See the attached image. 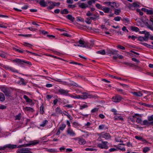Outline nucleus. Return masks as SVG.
<instances>
[{
  "instance_id": "nucleus-8",
  "label": "nucleus",
  "mask_w": 153,
  "mask_h": 153,
  "mask_svg": "<svg viewBox=\"0 0 153 153\" xmlns=\"http://www.w3.org/2000/svg\"><path fill=\"white\" fill-rule=\"evenodd\" d=\"M5 149L7 148L10 149H13L16 148L17 146L16 145L11 144H7L5 145Z\"/></svg>"
},
{
  "instance_id": "nucleus-19",
  "label": "nucleus",
  "mask_w": 153,
  "mask_h": 153,
  "mask_svg": "<svg viewBox=\"0 0 153 153\" xmlns=\"http://www.w3.org/2000/svg\"><path fill=\"white\" fill-rule=\"evenodd\" d=\"M137 4L136 2H134L132 4H129V7L130 9L132 7H137Z\"/></svg>"
},
{
  "instance_id": "nucleus-35",
  "label": "nucleus",
  "mask_w": 153,
  "mask_h": 153,
  "mask_svg": "<svg viewBox=\"0 0 153 153\" xmlns=\"http://www.w3.org/2000/svg\"><path fill=\"white\" fill-rule=\"evenodd\" d=\"M97 53H100L102 55H105V50H102L99 51L97 52Z\"/></svg>"
},
{
  "instance_id": "nucleus-43",
  "label": "nucleus",
  "mask_w": 153,
  "mask_h": 153,
  "mask_svg": "<svg viewBox=\"0 0 153 153\" xmlns=\"http://www.w3.org/2000/svg\"><path fill=\"white\" fill-rule=\"evenodd\" d=\"M146 13L147 14L152 15L153 14V10H149L148 9Z\"/></svg>"
},
{
  "instance_id": "nucleus-32",
  "label": "nucleus",
  "mask_w": 153,
  "mask_h": 153,
  "mask_svg": "<svg viewBox=\"0 0 153 153\" xmlns=\"http://www.w3.org/2000/svg\"><path fill=\"white\" fill-rule=\"evenodd\" d=\"M77 22H84V19L81 17H77L76 18Z\"/></svg>"
},
{
  "instance_id": "nucleus-51",
  "label": "nucleus",
  "mask_w": 153,
  "mask_h": 153,
  "mask_svg": "<svg viewBox=\"0 0 153 153\" xmlns=\"http://www.w3.org/2000/svg\"><path fill=\"white\" fill-rule=\"evenodd\" d=\"M120 85L122 86L123 87L125 88H129V86L128 85H127L126 84H122V83H120Z\"/></svg>"
},
{
  "instance_id": "nucleus-30",
  "label": "nucleus",
  "mask_w": 153,
  "mask_h": 153,
  "mask_svg": "<svg viewBox=\"0 0 153 153\" xmlns=\"http://www.w3.org/2000/svg\"><path fill=\"white\" fill-rule=\"evenodd\" d=\"M25 110L26 111L30 112H33L34 111L33 109L31 108L26 107L25 108Z\"/></svg>"
},
{
  "instance_id": "nucleus-22",
  "label": "nucleus",
  "mask_w": 153,
  "mask_h": 153,
  "mask_svg": "<svg viewBox=\"0 0 153 153\" xmlns=\"http://www.w3.org/2000/svg\"><path fill=\"white\" fill-rule=\"evenodd\" d=\"M5 100V97L4 94L1 92H0V101L3 102Z\"/></svg>"
},
{
  "instance_id": "nucleus-4",
  "label": "nucleus",
  "mask_w": 153,
  "mask_h": 153,
  "mask_svg": "<svg viewBox=\"0 0 153 153\" xmlns=\"http://www.w3.org/2000/svg\"><path fill=\"white\" fill-rule=\"evenodd\" d=\"M100 137L101 138H105L106 140L110 139L111 137V136L109 133L103 134V133H102L100 134Z\"/></svg>"
},
{
  "instance_id": "nucleus-52",
  "label": "nucleus",
  "mask_w": 153,
  "mask_h": 153,
  "mask_svg": "<svg viewBox=\"0 0 153 153\" xmlns=\"http://www.w3.org/2000/svg\"><path fill=\"white\" fill-rule=\"evenodd\" d=\"M88 107V106L87 105L84 104L80 106V109L82 110L83 108H87Z\"/></svg>"
},
{
  "instance_id": "nucleus-6",
  "label": "nucleus",
  "mask_w": 153,
  "mask_h": 153,
  "mask_svg": "<svg viewBox=\"0 0 153 153\" xmlns=\"http://www.w3.org/2000/svg\"><path fill=\"white\" fill-rule=\"evenodd\" d=\"M58 92L61 95H68V91L67 90H65L62 89H60L58 90Z\"/></svg>"
},
{
  "instance_id": "nucleus-27",
  "label": "nucleus",
  "mask_w": 153,
  "mask_h": 153,
  "mask_svg": "<svg viewBox=\"0 0 153 153\" xmlns=\"http://www.w3.org/2000/svg\"><path fill=\"white\" fill-rule=\"evenodd\" d=\"M55 110L56 112L57 113V114H62V111L61 110V109L59 107H57L56 108Z\"/></svg>"
},
{
  "instance_id": "nucleus-10",
  "label": "nucleus",
  "mask_w": 153,
  "mask_h": 153,
  "mask_svg": "<svg viewBox=\"0 0 153 153\" xmlns=\"http://www.w3.org/2000/svg\"><path fill=\"white\" fill-rule=\"evenodd\" d=\"M97 147L101 149H108V146L106 144L103 143H99L97 145Z\"/></svg>"
},
{
  "instance_id": "nucleus-58",
  "label": "nucleus",
  "mask_w": 153,
  "mask_h": 153,
  "mask_svg": "<svg viewBox=\"0 0 153 153\" xmlns=\"http://www.w3.org/2000/svg\"><path fill=\"white\" fill-rule=\"evenodd\" d=\"M9 69L10 70L13 72L18 73V71L17 70H15L13 68L10 67L9 68Z\"/></svg>"
},
{
  "instance_id": "nucleus-64",
  "label": "nucleus",
  "mask_w": 153,
  "mask_h": 153,
  "mask_svg": "<svg viewBox=\"0 0 153 153\" xmlns=\"http://www.w3.org/2000/svg\"><path fill=\"white\" fill-rule=\"evenodd\" d=\"M117 47L119 48L120 49H121L122 50H124L125 49V48L123 46L121 45H118L117 46Z\"/></svg>"
},
{
  "instance_id": "nucleus-33",
  "label": "nucleus",
  "mask_w": 153,
  "mask_h": 153,
  "mask_svg": "<svg viewBox=\"0 0 153 153\" xmlns=\"http://www.w3.org/2000/svg\"><path fill=\"white\" fill-rule=\"evenodd\" d=\"M85 22L86 23L88 24H91V19L90 17L86 18V20Z\"/></svg>"
},
{
  "instance_id": "nucleus-3",
  "label": "nucleus",
  "mask_w": 153,
  "mask_h": 153,
  "mask_svg": "<svg viewBox=\"0 0 153 153\" xmlns=\"http://www.w3.org/2000/svg\"><path fill=\"white\" fill-rule=\"evenodd\" d=\"M1 91L3 92L6 96L7 97H10L11 96V93L9 89L3 87L1 89Z\"/></svg>"
},
{
  "instance_id": "nucleus-14",
  "label": "nucleus",
  "mask_w": 153,
  "mask_h": 153,
  "mask_svg": "<svg viewBox=\"0 0 153 153\" xmlns=\"http://www.w3.org/2000/svg\"><path fill=\"white\" fill-rule=\"evenodd\" d=\"M79 7L83 9H85L88 7H89L87 4L84 3H81L80 4H79Z\"/></svg>"
},
{
  "instance_id": "nucleus-5",
  "label": "nucleus",
  "mask_w": 153,
  "mask_h": 153,
  "mask_svg": "<svg viewBox=\"0 0 153 153\" xmlns=\"http://www.w3.org/2000/svg\"><path fill=\"white\" fill-rule=\"evenodd\" d=\"M53 2L50 0L48 1V6L47 9L48 10H51L54 8L53 5Z\"/></svg>"
},
{
  "instance_id": "nucleus-34",
  "label": "nucleus",
  "mask_w": 153,
  "mask_h": 153,
  "mask_svg": "<svg viewBox=\"0 0 153 153\" xmlns=\"http://www.w3.org/2000/svg\"><path fill=\"white\" fill-rule=\"evenodd\" d=\"M48 123V121L47 120H44L43 121L42 123L41 124L40 126L41 127H44Z\"/></svg>"
},
{
  "instance_id": "nucleus-1",
  "label": "nucleus",
  "mask_w": 153,
  "mask_h": 153,
  "mask_svg": "<svg viewBox=\"0 0 153 153\" xmlns=\"http://www.w3.org/2000/svg\"><path fill=\"white\" fill-rule=\"evenodd\" d=\"M76 43H79L80 44L82 45H78L77 46L83 48H91V46H93V44H90L89 43L86 42L85 41L82 40L81 39L79 40L78 42H77Z\"/></svg>"
},
{
  "instance_id": "nucleus-50",
  "label": "nucleus",
  "mask_w": 153,
  "mask_h": 153,
  "mask_svg": "<svg viewBox=\"0 0 153 153\" xmlns=\"http://www.w3.org/2000/svg\"><path fill=\"white\" fill-rule=\"evenodd\" d=\"M148 120L149 121H152L153 120V115L150 116H149L148 117Z\"/></svg>"
},
{
  "instance_id": "nucleus-28",
  "label": "nucleus",
  "mask_w": 153,
  "mask_h": 153,
  "mask_svg": "<svg viewBox=\"0 0 153 153\" xmlns=\"http://www.w3.org/2000/svg\"><path fill=\"white\" fill-rule=\"evenodd\" d=\"M123 64L127 65L128 66H129L130 67H132L133 66H134V65L133 64L131 63L127 62H123Z\"/></svg>"
},
{
  "instance_id": "nucleus-39",
  "label": "nucleus",
  "mask_w": 153,
  "mask_h": 153,
  "mask_svg": "<svg viewBox=\"0 0 153 153\" xmlns=\"http://www.w3.org/2000/svg\"><path fill=\"white\" fill-rule=\"evenodd\" d=\"M96 7L99 9H101L102 10L103 7H102L100 4H97L95 5Z\"/></svg>"
},
{
  "instance_id": "nucleus-63",
  "label": "nucleus",
  "mask_w": 153,
  "mask_h": 153,
  "mask_svg": "<svg viewBox=\"0 0 153 153\" xmlns=\"http://www.w3.org/2000/svg\"><path fill=\"white\" fill-rule=\"evenodd\" d=\"M105 127V126L104 125H101L99 126V129L100 130L103 129Z\"/></svg>"
},
{
  "instance_id": "nucleus-18",
  "label": "nucleus",
  "mask_w": 153,
  "mask_h": 153,
  "mask_svg": "<svg viewBox=\"0 0 153 153\" xmlns=\"http://www.w3.org/2000/svg\"><path fill=\"white\" fill-rule=\"evenodd\" d=\"M102 10H103L104 12L105 13H109L110 9L108 7H103L102 9Z\"/></svg>"
},
{
  "instance_id": "nucleus-48",
  "label": "nucleus",
  "mask_w": 153,
  "mask_h": 153,
  "mask_svg": "<svg viewBox=\"0 0 153 153\" xmlns=\"http://www.w3.org/2000/svg\"><path fill=\"white\" fill-rule=\"evenodd\" d=\"M136 122L138 123L141 124L142 122V120L141 118H137Z\"/></svg>"
},
{
  "instance_id": "nucleus-59",
  "label": "nucleus",
  "mask_w": 153,
  "mask_h": 153,
  "mask_svg": "<svg viewBox=\"0 0 153 153\" xmlns=\"http://www.w3.org/2000/svg\"><path fill=\"white\" fill-rule=\"evenodd\" d=\"M53 5L54 7L56 6H59L60 5V2H53Z\"/></svg>"
},
{
  "instance_id": "nucleus-45",
  "label": "nucleus",
  "mask_w": 153,
  "mask_h": 153,
  "mask_svg": "<svg viewBox=\"0 0 153 153\" xmlns=\"http://www.w3.org/2000/svg\"><path fill=\"white\" fill-rule=\"evenodd\" d=\"M121 20L123 22H124V21H126L128 23H129L130 21L128 18H124L123 19H121Z\"/></svg>"
},
{
  "instance_id": "nucleus-13",
  "label": "nucleus",
  "mask_w": 153,
  "mask_h": 153,
  "mask_svg": "<svg viewBox=\"0 0 153 153\" xmlns=\"http://www.w3.org/2000/svg\"><path fill=\"white\" fill-rule=\"evenodd\" d=\"M112 100L113 102H119L121 100L120 98L117 97H113L112 98Z\"/></svg>"
},
{
  "instance_id": "nucleus-57",
  "label": "nucleus",
  "mask_w": 153,
  "mask_h": 153,
  "mask_svg": "<svg viewBox=\"0 0 153 153\" xmlns=\"http://www.w3.org/2000/svg\"><path fill=\"white\" fill-rule=\"evenodd\" d=\"M0 56L3 58H5L6 57L4 53L2 52L1 53L0 52Z\"/></svg>"
},
{
  "instance_id": "nucleus-2",
  "label": "nucleus",
  "mask_w": 153,
  "mask_h": 153,
  "mask_svg": "<svg viewBox=\"0 0 153 153\" xmlns=\"http://www.w3.org/2000/svg\"><path fill=\"white\" fill-rule=\"evenodd\" d=\"M13 62H15L17 63V64H20L21 66H22L23 65V63H27L28 65H31V63L28 61H26L22 60L19 59H14L13 60Z\"/></svg>"
},
{
  "instance_id": "nucleus-20",
  "label": "nucleus",
  "mask_w": 153,
  "mask_h": 153,
  "mask_svg": "<svg viewBox=\"0 0 153 153\" xmlns=\"http://www.w3.org/2000/svg\"><path fill=\"white\" fill-rule=\"evenodd\" d=\"M132 93L134 95L137 97H140L143 96V94L140 92H134Z\"/></svg>"
},
{
  "instance_id": "nucleus-7",
  "label": "nucleus",
  "mask_w": 153,
  "mask_h": 153,
  "mask_svg": "<svg viewBox=\"0 0 153 153\" xmlns=\"http://www.w3.org/2000/svg\"><path fill=\"white\" fill-rule=\"evenodd\" d=\"M107 3H109V4L108 5V6H111V7H116V8L118 7L119 5H118V4H117L114 2H105V4H107Z\"/></svg>"
},
{
  "instance_id": "nucleus-26",
  "label": "nucleus",
  "mask_w": 153,
  "mask_h": 153,
  "mask_svg": "<svg viewBox=\"0 0 153 153\" xmlns=\"http://www.w3.org/2000/svg\"><path fill=\"white\" fill-rule=\"evenodd\" d=\"M19 78L20 79V81H19V82L21 83V84H22L23 85H25L27 84L26 82H24V79L23 78H22L19 77Z\"/></svg>"
},
{
  "instance_id": "nucleus-15",
  "label": "nucleus",
  "mask_w": 153,
  "mask_h": 153,
  "mask_svg": "<svg viewBox=\"0 0 153 153\" xmlns=\"http://www.w3.org/2000/svg\"><path fill=\"white\" fill-rule=\"evenodd\" d=\"M38 143V142H30V143L27 144H23L24 145L23 147H27L31 145L33 146Z\"/></svg>"
},
{
  "instance_id": "nucleus-53",
  "label": "nucleus",
  "mask_w": 153,
  "mask_h": 153,
  "mask_svg": "<svg viewBox=\"0 0 153 153\" xmlns=\"http://www.w3.org/2000/svg\"><path fill=\"white\" fill-rule=\"evenodd\" d=\"M48 32L45 31L44 30H42L40 31L41 34L45 35L48 34Z\"/></svg>"
},
{
  "instance_id": "nucleus-25",
  "label": "nucleus",
  "mask_w": 153,
  "mask_h": 153,
  "mask_svg": "<svg viewBox=\"0 0 153 153\" xmlns=\"http://www.w3.org/2000/svg\"><path fill=\"white\" fill-rule=\"evenodd\" d=\"M78 142L80 144L84 145L86 141L84 139L80 138Z\"/></svg>"
},
{
  "instance_id": "nucleus-62",
  "label": "nucleus",
  "mask_w": 153,
  "mask_h": 153,
  "mask_svg": "<svg viewBox=\"0 0 153 153\" xmlns=\"http://www.w3.org/2000/svg\"><path fill=\"white\" fill-rule=\"evenodd\" d=\"M98 108H95L92 109L91 110V112L92 113L95 112H97L98 111Z\"/></svg>"
},
{
  "instance_id": "nucleus-21",
  "label": "nucleus",
  "mask_w": 153,
  "mask_h": 153,
  "mask_svg": "<svg viewBox=\"0 0 153 153\" xmlns=\"http://www.w3.org/2000/svg\"><path fill=\"white\" fill-rule=\"evenodd\" d=\"M131 30L135 31L136 32H138L139 31V28L135 26H131Z\"/></svg>"
},
{
  "instance_id": "nucleus-11",
  "label": "nucleus",
  "mask_w": 153,
  "mask_h": 153,
  "mask_svg": "<svg viewBox=\"0 0 153 153\" xmlns=\"http://www.w3.org/2000/svg\"><path fill=\"white\" fill-rule=\"evenodd\" d=\"M82 94L83 99H85L87 98H91V97L92 95L89 94L87 93L84 92L82 93Z\"/></svg>"
},
{
  "instance_id": "nucleus-12",
  "label": "nucleus",
  "mask_w": 153,
  "mask_h": 153,
  "mask_svg": "<svg viewBox=\"0 0 153 153\" xmlns=\"http://www.w3.org/2000/svg\"><path fill=\"white\" fill-rule=\"evenodd\" d=\"M67 133L68 134L70 135L71 136H74L75 135V133L73 132L72 130H71L70 127H69L68 128L67 131Z\"/></svg>"
},
{
  "instance_id": "nucleus-16",
  "label": "nucleus",
  "mask_w": 153,
  "mask_h": 153,
  "mask_svg": "<svg viewBox=\"0 0 153 153\" xmlns=\"http://www.w3.org/2000/svg\"><path fill=\"white\" fill-rule=\"evenodd\" d=\"M66 17L72 22H74L75 19V18L73 17L72 15L71 14L68 15L66 16Z\"/></svg>"
},
{
  "instance_id": "nucleus-55",
  "label": "nucleus",
  "mask_w": 153,
  "mask_h": 153,
  "mask_svg": "<svg viewBox=\"0 0 153 153\" xmlns=\"http://www.w3.org/2000/svg\"><path fill=\"white\" fill-rule=\"evenodd\" d=\"M138 40L140 42H143L144 41V38L143 37L139 36L138 37Z\"/></svg>"
},
{
  "instance_id": "nucleus-61",
  "label": "nucleus",
  "mask_w": 153,
  "mask_h": 153,
  "mask_svg": "<svg viewBox=\"0 0 153 153\" xmlns=\"http://www.w3.org/2000/svg\"><path fill=\"white\" fill-rule=\"evenodd\" d=\"M26 28L31 31H34L36 30L35 28H33L32 27H27Z\"/></svg>"
},
{
  "instance_id": "nucleus-37",
  "label": "nucleus",
  "mask_w": 153,
  "mask_h": 153,
  "mask_svg": "<svg viewBox=\"0 0 153 153\" xmlns=\"http://www.w3.org/2000/svg\"><path fill=\"white\" fill-rule=\"evenodd\" d=\"M24 151H25V148L19 149L16 152L18 153H24Z\"/></svg>"
},
{
  "instance_id": "nucleus-41",
  "label": "nucleus",
  "mask_w": 153,
  "mask_h": 153,
  "mask_svg": "<svg viewBox=\"0 0 153 153\" xmlns=\"http://www.w3.org/2000/svg\"><path fill=\"white\" fill-rule=\"evenodd\" d=\"M116 90L118 92H121V93L123 94H124L125 92L123 91L121 89H119L118 88H116Z\"/></svg>"
},
{
  "instance_id": "nucleus-47",
  "label": "nucleus",
  "mask_w": 153,
  "mask_h": 153,
  "mask_svg": "<svg viewBox=\"0 0 153 153\" xmlns=\"http://www.w3.org/2000/svg\"><path fill=\"white\" fill-rule=\"evenodd\" d=\"M47 151L52 153H54L56 152L55 149H48L47 150Z\"/></svg>"
},
{
  "instance_id": "nucleus-60",
  "label": "nucleus",
  "mask_w": 153,
  "mask_h": 153,
  "mask_svg": "<svg viewBox=\"0 0 153 153\" xmlns=\"http://www.w3.org/2000/svg\"><path fill=\"white\" fill-rule=\"evenodd\" d=\"M131 60L135 62H136L137 63H139L140 62V61L138 60L137 59H136L135 58H132Z\"/></svg>"
},
{
  "instance_id": "nucleus-49",
  "label": "nucleus",
  "mask_w": 153,
  "mask_h": 153,
  "mask_svg": "<svg viewBox=\"0 0 153 153\" xmlns=\"http://www.w3.org/2000/svg\"><path fill=\"white\" fill-rule=\"evenodd\" d=\"M21 113H19L17 115H16L15 116L16 119L20 120L21 119Z\"/></svg>"
},
{
  "instance_id": "nucleus-31",
  "label": "nucleus",
  "mask_w": 153,
  "mask_h": 153,
  "mask_svg": "<svg viewBox=\"0 0 153 153\" xmlns=\"http://www.w3.org/2000/svg\"><path fill=\"white\" fill-rule=\"evenodd\" d=\"M139 104L140 105H144L146 106V107H149V108H151V107H152V106H153V105H149V104H145L144 103H141V102H140L139 103Z\"/></svg>"
},
{
  "instance_id": "nucleus-29",
  "label": "nucleus",
  "mask_w": 153,
  "mask_h": 153,
  "mask_svg": "<svg viewBox=\"0 0 153 153\" xmlns=\"http://www.w3.org/2000/svg\"><path fill=\"white\" fill-rule=\"evenodd\" d=\"M40 113L42 114H43L44 113V106L43 104H42V105L40 107Z\"/></svg>"
},
{
  "instance_id": "nucleus-44",
  "label": "nucleus",
  "mask_w": 153,
  "mask_h": 153,
  "mask_svg": "<svg viewBox=\"0 0 153 153\" xmlns=\"http://www.w3.org/2000/svg\"><path fill=\"white\" fill-rule=\"evenodd\" d=\"M121 19V17L120 16H117L116 17H115L114 18V20L117 21H119Z\"/></svg>"
},
{
  "instance_id": "nucleus-24",
  "label": "nucleus",
  "mask_w": 153,
  "mask_h": 153,
  "mask_svg": "<svg viewBox=\"0 0 153 153\" xmlns=\"http://www.w3.org/2000/svg\"><path fill=\"white\" fill-rule=\"evenodd\" d=\"M114 14H115L116 15H119L120 13L121 12L120 8L118 9H114Z\"/></svg>"
},
{
  "instance_id": "nucleus-38",
  "label": "nucleus",
  "mask_w": 153,
  "mask_h": 153,
  "mask_svg": "<svg viewBox=\"0 0 153 153\" xmlns=\"http://www.w3.org/2000/svg\"><path fill=\"white\" fill-rule=\"evenodd\" d=\"M97 0H90L88 1V4L89 5H91L92 3H94Z\"/></svg>"
},
{
  "instance_id": "nucleus-56",
  "label": "nucleus",
  "mask_w": 153,
  "mask_h": 153,
  "mask_svg": "<svg viewBox=\"0 0 153 153\" xmlns=\"http://www.w3.org/2000/svg\"><path fill=\"white\" fill-rule=\"evenodd\" d=\"M64 114L67 116L70 119L71 122H72V120L73 119L72 117L69 114L66 115L65 114Z\"/></svg>"
},
{
  "instance_id": "nucleus-42",
  "label": "nucleus",
  "mask_w": 153,
  "mask_h": 153,
  "mask_svg": "<svg viewBox=\"0 0 153 153\" xmlns=\"http://www.w3.org/2000/svg\"><path fill=\"white\" fill-rule=\"evenodd\" d=\"M86 151H97V149H93V148H87L85 149Z\"/></svg>"
},
{
  "instance_id": "nucleus-46",
  "label": "nucleus",
  "mask_w": 153,
  "mask_h": 153,
  "mask_svg": "<svg viewBox=\"0 0 153 153\" xmlns=\"http://www.w3.org/2000/svg\"><path fill=\"white\" fill-rule=\"evenodd\" d=\"M66 125L65 124H62V126L59 128V129L63 131L66 127Z\"/></svg>"
},
{
  "instance_id": "nucleus-9",
  "label": "nucleus",
  "mask_w": 153,
  "mask_h": 153,
  "mask_svg": "<svg viewBox=\"0 0 153 153\" xmlns=\"http://www.w3.org/2000/svg\"><path fill=\"white\" fill-rule=\"evenodd\" d=\"M40 6L42 7H46L48 6V1H45L44 0H41L39 2Z\"/></svg>"
},
{
  "instance_id": "nucleus-36",
  "label": "nucleus",
  "mask_w": 153,
  "mask_h": 153,
  "mask_svg": "<svg viewBox=\"0 0 153 153\" xmlns=\"http://www.w3.org/2000/svg\"><path fill=\"white\" fill-rule=\"evenodd\" d=\"M150 150V149L149 147H144L143 149V152L144 153H146L147 152L149 151Z\"/></svg>"
},
{
  "instance_id": "nucleus-54",
  "label": "nucleus",
  "mask_w": 153,
  "mask_h": 153,
  "mask_svg": "<svg viewBox=\"0 0 153 153\" xmlns=\"http://www.w3.org/2000/svg\"><path fill=\"white\" fill-rule=\"evenodd\" d=\"M76 7L75 4H73V5H69L68 6V8H75Z\"/></svg>"
},
{
  "instance_id": "nucleus-23",
  "label": "nucleus",
  "mask_w": 153,
  "mask_h": 153,
  "mask_svg": "<svg viewBox=\"0 0 153 153\" xmlns=\"http://www.w3.org/2000/svg\"><path fill=\"white\" fill-rule=\"evenodd\" d=\"M69 13V12L67 9H65L60 11V13L62 14H67Z\"/></svg>"
},
{
  "instance_id": "nucleus-40",
  "label": "nucleus",
  "mask_w": 153,
  "mask_h": 153,
  "mask_svg": "<svg viewBox=\"0 0 153 153\" xmlns=\"http://www.w3.org/2000/svg\"><path fill=\"white\" fill-rule=\"evenodd\" d=\"M25 151L24 153H32V152L30 151V149L28 148H25Z\"/></svg>"
},
{
  "instance_id": "nucleus-17",
  "label": "nucleus",
  "mask_w": 153,
  "mask_h": 153,
  "mask_svg": "<svg viewBox=\"0 0 153 153\" xmlns=\"http://www.w3.org/2000/svg\"><path fill=\"white\" fill-rule=\"evenodd\" d=\"M150 34L149 32H146L145 36L143 37L144 38V41H147L148 38L149 37Z\"/></svg>"
}]
</instances>
